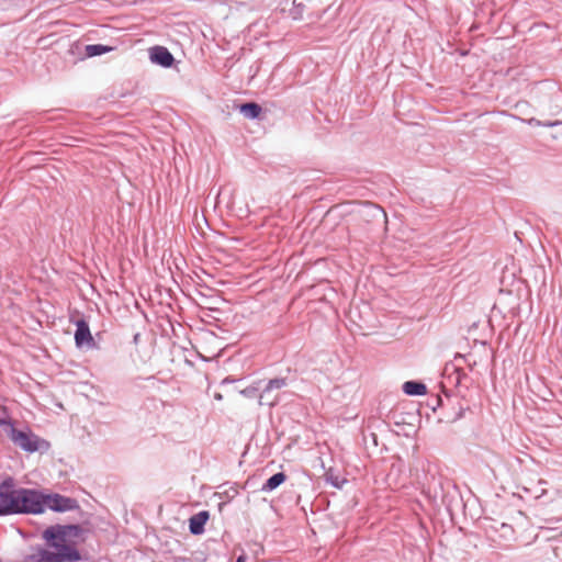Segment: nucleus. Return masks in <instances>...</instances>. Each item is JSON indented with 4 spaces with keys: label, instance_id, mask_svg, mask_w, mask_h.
Instances as JSON below:
<instances>
[{
    "label": "nucleus",
    "instance_id": "obj_1",
    "mask_svg": "<svg viewBox=\"0 0 562 562\" xmlns=\"http://www.w3.org/2000/svg\"><path fill=\"white\" fill-rule=\"evenodd\" d=\"M80 536L78 526L49 527L43 533L47 549H36L27 555L26 562H77L81 559L77 549Z\"/></svg>",
    "mask_w": 562,
    "mask_h": 562
},
{
    "label": "nucleus",
    "instance_id": "obj_2",
    "mask_svg": "<svg viewBox=\"0 0 562 562\" xmlns=\"http://www.w3.org/2000/svg\"><path fill=\"white\" fill-rule=\"evenodd\" d=\"M13 514H40L44 512V494L29 488H13Z\"/></svg>",
    "mask_w": 562,
    "mask_h": 562
},
{
    "label": "nucleus",
    "instance_id": "obj_3",
    "mask_svg": "<svg viewBox=\"0 0 562 562\" xmlns=\"http://www.w3.org/2000/svg\"><path fill=\"white\" fill-rule=\"evenodd\" d=\"M9 438L14 445L27 452L37 451L41 446V440L31 431H21L15 428H10Z\"/></svg>",
    "mask_w": 562,
    "mask_h": 562
},
{
    "label": "nucleus",
    "instance_id": "obj_4",
    "mask_svg": "<svg viewBox=\"0 0 562 562\" xmlns=\"http://www.w3.org/2000/svg\"><path fill=\"white\" fill-rule=\"evenodd\" d=\"M44 509L49 508L55 512H68L78 507L75 499L59 494H44Z\"/></svg>",
    "mask_w": 562,
    "mask_h": 562
},
{
    "label": "nucleus",
    "instance_id": "obj_5",
    "mask_svg": "<svg viewBox=\"0 0 562 562\" xmlns=\"http://www.w3.org/2000/svg\"><path fill=\"white\" fill-rule=\"evenodd\" d=\"M13 484L4 481L0 484V515L13 514Z\"/></svg>",
    "mask_w": 562,
    "mask_h": 562
},
{
    "label": "nucleus",
    "instance_id": "obj_6",
    "mask_svg": "<svg viewBox=\"0 0 562 562\" xmlns=\"http://www.w3.org/2000/svg\"><path fill=\"white\" fill-rule=\"evenodd\" d=\"M76 333H75V341L77 347H82L85 345L91 347L93 345V337L90 333V328L86 321L79 319L76 322Z\"/></svg>",
    "mask_w": 562,
    "mask_h": 562
},
{
    "label": "nucleus",
    "instance_id": "obj_7",
    "mask_svg": "<svg viewBox=\"0 0 562 562\" xmlns=\"http://www.w3.org/2000/svg\"><path fill=\"white\" fill-rule=\"evenodd\" d=\"M150 59L153 63L164 67H170L173 63V56L164 46H155L149 50Z\"/></svg>",
    "mask_w": 562,
    "mask_h": 562
},
{
    "label": "nucleus",
    "instance_id": "obj_8",
    "mask_svg": "<svg viewBox=\"0 0 562 562\" xmlns=\"http://www.w3.org/2000/svg\"><path fill=\"white\" fill-rule=\"evenodd\" d=\"M286 384L285 379H273L271 380L267 387L265 389L263 393L260 396V404H266L269 406H273L277 402V396L270 397L269 393L272 390H280Z\"/></svg>",
    "mask_w": 562,
    "mask_h": 562
},
{
    "label": "nucleus",
    "instance_id": "obj_9",
    "mask_svg": "<svg viewBox=\"0 0 562 562\" xmlns=\"http://www.w3.org/2000/svg\"><path fill=\"white\" fill-rule=\"evenodd\" d=\"M210 518V514L207 510H202L195 515H193L189 519V529L193 535H201L204 532V526Z\"/></svg>",
    "mask_w": 562,
    "mask_h": 562
},
{
    "label": "nucleus",
    "instance_id": "obj_10",
    "mask_svg": "<svg viewBox=\"0 0 562 562\" xmlns=\"http://www.w3.org/2000/svg\"><path fill=\"white\" fill-rule=\"evenodd\" d=\"M403 390L407 395H425L427 393L426 385L415 381L405 382Z\"/></svg>",
    "mask_w": 562,
    "mask_h": 562
},
{
    "label": "nucleus",
    "instance_id": "obj_11",
    "mask_svg": "<svg viewBox=\"0 0 562 562\" xmlns=\"http://www.w3.org/2000/svg\"><path fill=\"white\" fill-rule=\"evenodd\" d=\"M240 112L248 119H256L261 113V106L254 102L244 103L240 105Z\"/></svg>",
    "mask_w": 562,
    "mask_h": 562
},
{
    "label": "nucleus",
    "instance_id": "obj_12",
    "mask_svg": "<svg viewBox=\"0 0 562 562\" xmlns=\"http://www.w3.org/2000/svg\"><path fill=\"white\" fill-rule=\"evenodd\" d=\"M285 479L286 476L284 473H276L266 482L263 488L267 491H272L277 488L280 484H282L285 481Z\"/></svg>",
    "mask_w": 562,
    "mask_h": 562
},
{
    "label": "nucleus",
    "instance_id": "obj_13",
    "mask_svg": "<svg viewBox=\"0 0 562 562\" xmlns=\"http://www.w3.org/2000/svg\"><path fill=\"white\" fill-rule=\"evenodd\" d=\"M112 48L109 46L95 44V45H87L86 53L89 57L102 55L104 53L110 52Z\"/></svg>",
    "mask_w": 562,
    "mask_h": 562
},
{
    "label": "nucleus",
    "instance_id": "obj_14",
    "mask_svg": "<svg viewBox=\"0 0 562 562\" xmlns=\"http://www.w3.org/2000/svg\"><path fill=\"white\" fill-rule=\"evenodd\" d=\"M0 426L3 427V430L8 436H10V428H14L10 419L0 418Z\"/></svg>",
    "mask_w": 562,
    "mask_h": 562
},
{
    "label": "nucleus",
    "instance_id": "obj_15",
    "mask_svg": "<svg viewBox=\"0 0 562 562\" xmlns=\"http://www.w3.org/2000/svg\"><path fill=\"white\" fill-rule=\"evenodd\" d=\"M528 123H529V124H531V125H536V126H540V125H542V124H541V122H540V121H538V120H536V119H530V120L528 121Z\"/></svg>",
    "mask_w": 562,
    "mask_h": 562
},
{
    "label": "nucleus",
    "instance_id": "obj_16",
    "mask_svg": "<svg viewBox=\"0 0 562 562\" xmlns=\"http://www.w3.org/2000/svg\"><path fill=\"white\" fill-rule=\"evenodd\" d=\"M236 562H245V558L244 557H239Z\"/></svg>",
    "mask_w": 562,
    "mask_h": 562
}]
</instances>
